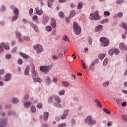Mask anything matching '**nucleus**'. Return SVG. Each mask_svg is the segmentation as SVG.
I'll return each instance as SVG.
<instances>
[{
	"label": "nucleus",
	"mask_w": 127,
	"mask_h": 127,
	"mask_svg": "<svg viewBox=\"0 0 127 127\" xmlns=\"http://www.w3.org/2000/svg\"><path fill=\"white\" fill-rule=\"evenodd\" d=\"M69 113V110H65L64 113V115L67 116L68 115V113Z\"/></svg>",
	"instance_id": "59"
},
{
	"label": "nucleus",
	"mask_w": 127,
	"mask_h": 127,
	"mask_svg": "<svg viewBox=\"0 0 127 127\" xmlns=\"http://www.w3.org/2000/svg\"><path fill=\"white\" fill-rule=\"evenodd\" d=\"M113 49H114V53L116 54V55H118V54L120 53V50H119L118 49L113 48Z\"/></svg>",
	"instance_id": "34"
},
{
	"label": "nucleus",
	"mask_w": 127,
	"mask_h": 127,
	"mask_svg": "<svg viewBox=\"0 0 127 127\" xmlns=\"http://www.w3.org/2000/svg\"><path fill=\"white\" fill-rule=\"evenodd\" d=\"M59 16H60V17H61L62 18L64 17V13L62 11H61L59 13Z\"/></svg>",
	"instance_id": "40"
},
{
	"label": "nucleus",
	"mask_w": 127,
	"mask_h": 127,
	"mask_svg": "<svg viewBox=\"0 0 127 127\" xmlns=\"http://www.w3.org/2000/svg\"><path fill=\"white\" fill-rule=\"evenodd\" d=\"M52 68L51 66H44L40 67V70L42 72L45 73V74H47Z\"/></svg>",
	"instance_id": "6"
},
{
	"label": "nucleus",
	"mask_w": 127,
	"mask_h": 127,
	"mask_svg": "<svg viewBox=\"0 0 127 127\" xmlns=\"http://www.w3.org/2000/svg\"><path fill=\"white\" fill-rule=\"evenodd\" d=\"M78 9H81L82 8V3L80 2L77 5Z\"/></svg>",
	"instance_id": "51"
},
{
	"label": "nucleus",
	"mask_w": 127,
	"mask_h": 127,
	"mask_svg": "<svg viewBox=\"0 0 127 127\" xmlns=\"http://www.w3.org/2000/svg\"><path fill=\"white\" fill-rule=\"evenodd\" d=\"M19 54L20 56H22V57H23V58H24V59H28V58H29L28 55H27L26 54L20 52Z\"/></svg>",
	"instance_id": "18"
},
{
	"label": "nucleus",
	"mask_w": 127,
	"mask_h": 127,
	"mask_svg": "<svg viewBox=\"0 0 127 127\" xmlns=\"http://www.w3.org/2000/svg\"><path fill=\"white\" fill-rule=\"evenodd\" d=\"M42 51H43V48L42 47V46H40L38 50H37V53H40V52H42Z\"/></svg>",
	"instance_id": "28"
},
{
	"label": "nucleus",
	"mask_w": 127,
	"mask_h": 127,
	"mask_svg": "<svg viewBox=\"0 0 127 127\" xmlns=\"http://www.w3.org/2000/svg\"><path fill=\"white\" fill-rule=\"evenodd\" d=\"M63 39L64 40V41H68V42H70V41L69 40V38L66 35H65L63 37Z\"/></svg>",
	"instance_id": "37"
},
{
	"label": "nucleus",
	"mask_w": 127,
	"mask_h": 127,
	"mask_svg": "<svg viewBox=\"0 0 127 127\" xmlns=\"http://www.w3.org/2000/svg\"><path fill=\"white\" fill-rule=\"evenodd\" d=\"M31 112L32 113H36V107L35 106L32 105L31 106Z\"/></svg>",
	"instance_id": "19"
},
{
	"label": "nucleus",
	"mask_w": 127,
	"mask_h": 127,
	"mask_svg": "<svg viewBox=\"0 0 127 127\" xmlns=\"http://www.w3.org/2000/svg\"><path fill=\"white\" fill-rule=\"evenodd\" d=\"M46 31H48V32L50 31H52V28L50 26H47L46 27Z\"/></svg>",
	"instance_id": "29"
},
{
	"label": "nucleus",
	"mask_w": 127,
	"mask_h": 127,
	"mask_svg": "<svg viewBox=\"0 0 127 127\" xmlns=\"http://www.w3.org/2000/svg\"><path fill=\"white\" fill-rule=\"evenodd\" d=\"M100 42H102V46H108L110 44V41L109 40V39L104 37L100 38Z\"/></svg>",
	"instance_id": "5"
},
{
	"label": "nucleus",
	"mask_w": 127,
	"mask_h": 127,
	"mask_svg": "<svg viewBox=\"0 0 127 127\" xmlns=\"http://www.w3.org/2000/svg\"><path fill=\"white\" fill-rule=\"evenodd\" d=\"M10 74H7L5 76V81H9V80L10 79Z\"/></svg>",
	"instance_id": "30"
},
{
	"label": "nucleus",
	"mask_w": 127,
	"mask_h": 127,
	"mask_svg": "<svg viewBox=\"0 0 127 127\" xmlns=\"http://www.w3.org/2000/svg\"><path fill=\"white\" fill-rule=\"evenodd\" d=\"M53 2H50V1L49 0V2L48 3V5L49 7H50V8H51V7H52V4L51 3H52Z\"/></svg>",
	"instance_id": "53"
},
{
	"label": "nucleus",
	"mask_w": 127,
	"mask_h": 127,
	"mask_svg": "<svg viewBox=\"0 0 127 127\" xmlns=\"http://www.w3.org/2000/svg\"><path fill=\"white\" fill-rule=\"evenodd\" d=\"M108 21H109V19H103L100 22V23H101V24H104V23H105V22H108Z\"/></svg>",
	"instance_id": "44"
},
{
	"label": "nucleus",
	"mask_w": 127,
	"mask_h": 127,
	"mask_svg": "<svg viewBox=\"0 0 127 127\" xmlns=\"http://www.w3.org/2000/svg\"><path fill=\"white\" fill-rule=\"evenodd\" d=\"M98 63H99V60H96V63L94 62L91 64L90 66L89 67L90 70H94V65L95 64H98Z\"/></svg>",
	"instance_id": "16"
},
{
	"label": "nucleus",
	"mask_w": 127,
	"mask_h": 127,
	"mask_svg": "<svg viewBox=\"0 0 127 127\" xmlns=\"http://www.w3.org/2000/svg\"><path fill=\"white\" fill-rule=\"evenodd\" d=\"M122 119H123L125 122H127V116L123 115L122 116Z\"/></svg>",
	"instance_id": "56"
},
{
	"label": "nucleus",
	"mask_w": 127,
	"mask_h": 127,
	"mask_svg": "<svg viewBox=\"0 0 127 127\" xmlns=\"http://www.w3.org/2000/svg\"><path fill=\"white\" fill-rule=\"evenodd\" d=\"M36 12L37 13V14H39V15H41L42 13H43V11L42 9H39V8L37 7L35 8Z\"/></svg>",
	"instance_id": "14"
},
{
	"label": "nucleus",
	"mask_w": 127,
	"mask_h": 127,
	"mask_svg": "<svg viewBox=\"0 0 127 127\" xmlns=\"http://www.w3.org/2000/svg\"><path fill=\"white\" fill-rule=\"evenodd\" d=\"M62 84L64 87H69L70 86V83L67 81H63Z\"/></svg>",
	"instance_id": "23"
},
{
	"label": "nucleus",
	"mask_w": 127,
	"mask_h": 127,
	"mask_svg": "<svg viewBox=\"0 0 127 127\" xmlns=\"http://www.w3.org/2000/svg\"><path fill=\"white\" fill-rule=\"evenodd\" d=\"M25 75H29V67H27L24 71Z\"/></svg>",
	"instance_id": "25"
},
{
	"label": "nucleus",
	"mask_w": 127,
	"mask_h": 127,
	"mask_svg": "<svg viewBox=\"0 0 127 127\" xmlns=\"http://www.w3.org/2000/svg\"><path fill=\"white\" fill-rule=\"evenodd\" d=\"M40 45L39 44H37L34 46V49H35L36 50H38V49L39 48Z\"/></svg>",
	"instance_id": "48"
},
{
	"label": "nucleus",
	"mask_w": 127,
	"mask_h": 127,
	"mask_svg": "<svg viewBox=\"0 0 127 127\" xmlns=\"http://www.w3.org/2000/svg\"><path fill=\"white\" fill-rule=\"evenodd\" d=\"M17 17H18V15L13 16L11 19L12 21H15V20H16V19H17Z\"/></svg>",
	"instance_id": "42"
},
{
	"label": "nucleus",
	"mask_w": 127,
	"mask_h": 127,
	"mask_svg": "<svg viewBox=\"0 0 127 127\" xmlns=\"http://www.w3.org/2000/svg\"><path fill=\"white\" fill-rule=\"evenodd\" d=\"M90 19L91 20H99V19H101V17H100V15H99V11H96L94 12V14H90V15L89 16Z\"/></svg>",
	"instance_id": "4"
},
{
	"label": "nucleus",
	"mask_w": 127,
	"mask_h": 127,
	"mask_svg": "<svg viewBox=\"0 0 127 127\" xmlns=\"http://www.w3.org/2000/svg\"><path fill=\"white\" fill-rule=\"evenodd\" d=\"M105 56H106V54H102L99 56V59H100V60H103L105 58Z\"/></svg>",
	"instance_id": "32"
},
{
	"label": "nucleus",
	"mask_w": 127,
	"mask_h": 127,
	"mask_svg": "<svg viewBox=\"0 0 127 127\" xmlns=\"http://www.w3.org/2000/svg\"><path fill=\"white\" fill-rule=\"evenodd\" d=\"M12 103H13V104H16V103H18V99L17 98H13Z\"/></svg>",
	"instance_id": "47"
},
{
	"label": "nucleus",
	"mask_w": 127,
	"mask_h": 127,
	"mask_svg": "<svg viewBox=\"0 0 127 127\" xmlns=\"http://www.w3.org/2000/svg\"><path fill=\"white\" fill-rule=\"evenodd\" d=\"M125 0H118L116 1V3L118 4H121Z\"/></svg>",
	"instance_id": "50"
},
{
	"label": "nucleus",
	"mask_w": 127,
	"mask_h": 127,
	"mask_svg": "<svg viewBox=\"0 0 127 127\" xmlns=\"http://www.w3.org/2000/svg\"><path fill=\"white\" fill-rule=\"evenodd\" d=\"M70 5L71 8H73V7H75L76 6V5L74 4L73 3H70Z\"/></svg>",
	"instance_id": "62"
},
{
	"label": "nucleus",
	"mask_w": 127,
	"mask_h": 127,
	"mask_svg": "<svg viewBox=\"0 0 127 127\" xmlns=\"http://www.w3.org/2000/svg\"><path fill=\"white\" fill-rule=\"evenodd\" d=\"M29 24H30V26H31V27L34 28V30H35V31H36V32H38V31H39L38 27H37V26L36 25H35L34 24H33L32 23V22H30Z\"/></svg>",
	"instance_id": "9"
},
{
	"label": "nucleus",
	"mask_w": 127,
	"mask_h": 127,
	"mask_svg": "<svg viewBox=\"0 0 127 127\" xmlns=\"http://www.w3.org/2000/svg\"><path fill=\"white\" fill-rule=\"evenodd\" d=\"M58 127H66V124L63 123L58 126Z\"/></svg>",
	"instance_id": "54"
},
{
	"label": "nucleus",
	"mask_w": 127,
	"mask_h": 127,
	"mask_svg": "<svg viewBox=\"0 0 127 127\" xmlns=\"http://www.w3.org/2000/svg\"><path fill=\"white\" fill-rule=\"evenodd\" d=\"M45 82L47 85H50V84H51V79H50L49 76L46 77Z\"/></svg>",
	"instance_id": "17"
},
{
	"label": "nucleus",
	"mask_w": 127,
	"mask_h": 127,
	"mask_svg": "<svg viewBox=\"0 0 127 127\" xmlns=\"http://www.w3.org/2000/svg\"><path fill=\"white\" fill-rule=\"evenodd\" d=\"M7 124V120H0V127H5Z\"/></svg>",
	"instance_id": "8"
},
{
	"label": "nucleus",
	"mask_w": 127,
	"mask_h": 127,
	"mask_svg": "<svg viewBox=\"0 0 127 127\" xmlns=\"http://www.w3.org/2000/svg\"><path fill=\"white\" fill-rule=\"evenodd\" d=\"M114 53V49H110L108 51V54H109V55H110L111 56H112V55H113Z\"/></svg>",
	"instance_id": "31"
},
{
	"label": "nucleus",
	"mask_w": 127,
	"mask_h": 127,
	"mask_svg": "<svg viewBox=\"0 0 127 127\" xmlns=\"http://www.w3.org/2000/svg\"><path fill=\"white\" fill-rule=\"evenodd\" d=\"M24 106L25 108H29L31 106V103L30 102H26L24 103Z\"/></svg>",
	"instance_id": "21"
},
{
	"label": "nucleus",
	"mask_w": 127,
	"mask_h": 127,
	"mask_svg": "<svg viewBox=\"0 0 127 127\" xmlns=\"http://www.w3.org/2000/svg\"><path fill=\"white\" fill-rule=\"evenodd\" d=\"M23 62L22 61V60H21L20 59H19L17 61V63L18 64H19V65H21V64H22Z\"/></svg>",
	"instance_id": "55"
},
{
	"label": "nucleus",
	"mask_w": 127,
	"mask_h": 127,
	"mask_svg": "<svg viewBox=\"0 0 127 127\" xmlns=\"http://www.w3.org/2000/svg\"><path fill=\"white\" fill-rule=\"evenodd\" d=\"M102 28H103V26L102 25H100L97 26L96 28H95V31L98 32V31H100V30H101Z\"/></svg>",
	"instance_id": "20"
},
{
	"label": "nucleus",
	"mask_w": 127,
	"mask_h": 127,
	"mask_svg": "<svg viewBox=\"0 0 127 127\" xmlns=\"http://www.w3.org/2000/svg\"><path fill=\"white\" fill-rule=\"evenodd\" d=\"M33 12V9L32 8H30L29 11V13L30 15H31L32 14V13Z\"/></svg>",
	"instance_id": "57"
},
{
	"label": "nucleus",
	"mask_w": 127,
	"mask_h": 127,
	"mask_svg": "<svg viewBox=\"0 0 127 127\" xmlns=\"http://www.w3.org/2000/svg\"><path fill=\"white\" fill-rule=\"evenodd\" d=\"M119 48L121 50H123L125 48V44L121 43L119 44Z\"/></svg>",
	"instance_id": "27"
},
{
	"label": "nucleus",
	"mask_w": 127,
	"mask_h": 127,
	"mask_svg": "<svg viewBox=\"0 0 127 127\" xmlns=\"http://www.w3.org/2000/svg\"><path fill=\"white\" fill-rule=\"evenodd\" d=\"M32 77L33 78H35V77H37V71L35 70V67H34V66H33V67L32 68Z\"/></svg>",
	"instance_id": "10"
},
{
	"label": "nucleus",
	"mask_w": 127,
	"mask_h": 127,
	"mask_svg": "<svg viewBox=\"0 0 127 127\" xmlns=\"http://www.w3.org/2000/svg\"><path fill=\"white\" fill-rule=\"evenodd\" d=\"M104 14L105 15H107V16H109L110 15V14H111V13H110V12L108 11H105L104 12Z\"/></svg>",
	"instance_id": "58"
},
{
	"label": "nucleus",
	"mask_w": 127,
	"mask_h": 127,
	"mask_svg": "<svg viewBox=\"0 0 127 127\" xmlns=\"http://www.w3.org/2000/svg\"><path fill=\"white\" fill-rule=\"evenodd\" d=\"M72 28L76 35H79V34H81V27L78 25L77 22H75L73 23Z\"/></svg>",
	"instance_id": "2"
},
{
	"label": "nucleus",
	"mask_w": 127,
	"mask_h": 127,
	"mask_svg": "<svg viewBox=\"0 0 127 127\" xmlns=\"http://www.w3.org/2000/svg\"><path fill=\"white\" fill-rule=\"evenodd\" d=\"M85 122L86 124L88 125L89 127H93V126L97 124V121L94 120L93 119V117H92L91 116H89L87 117V118L85 120Z\"/></svg>",
	"instance_id": "1"
},
{
	"label": "nucleus",
	"mask_w": 127,
	"mask_h": 127,
	"mask_svg": "<svg viewBox=\"0 0 127 127\" xmlns=\"http://www.w3.org/2000/svg\"><path fill=\"white\" fill-rule=\"evenodd\" d=\"M58 58H59V57L57 56H53L52 57L53 60H57Z\"/></svg>",
	"instance_id": "52"
},
{
	"label": "nucleus",
	"mask_w": 127,
	"mask_h": 127,
	"mask_svg": "<svg viewBox=\"0 0 127 127\" xmlns=\"http://www.w3.org/2000/svg\"><path fill=\"white\" fill-rule=\"evenodd\" d=\"M14 13L16 15H18V9H17L16 8H14Z\"/></svg>",
	"instance_id": "45"
},
{
	"label": "nucleus",
	"mask_w": 127,
	"mask_h": 127,
	"mask_svg": "<svg viewBox=\"0 0 127 127\" xmlns=\"http://www.w3.org/2000/svg\"><path fill=\"white\" fill-rule=\"evenodd\" d=\"M51 24L53 28H56V20L54 18L51 19Z\"/></svg>",
	"instance_id": "11"
},
{
	"label": "nucleus",
	"mask_w": 127,
	"mask_h": 127,
	"mask_svg": "<svg viewBox=\"0 0 127 127\" xmlns=\"http://www.w3.org/2000/svg\"><path fill=\"white\" fill-rule=\"evenodd\" d=\"M108 62H109V59L106 58L103 62V66H106L108 64Z\"/></svg>",
	"instance_id": "35"
},
{
	"label": "nucleus",
	"mask_w": 127,
	"mask_h": 127,
	"mask_svg": "<svg viewBox=\"0 0 127 127\" xmlns=\"http://www.w3.org/2000/svg\"><path fill=\"white\" fill-rule=\"evenodd\" d=\"M37 108L38 109H41V108H42V103H39L37 106H36Z\"/></svg>",
	"instance_id": "46"
},
{
	"label": "nucleus",
	"mask_w": 127,
	"mask_h": 127,
	"mask_svg": "<svg viewBox=\"0 0 127 127\" xmlns=\"http://www.w3.org/2000/svg\"><path fill=\"white\" fill-rule=\"evenodd\" d=\"M88 41L89 42V44L91 45L92 44V38H89L88 40Z\"/></svg>",
	"instance_id": "64"
},
{
	"label": "nucleus",
	"mask_w": 127,
	"mask_h": 127,
	"mask_svg": "<svg viewBox=\"0 0 127 127\" xmlns=\"http://www.w3.org/2000/svg\"><path fill=\"white\" fill-rule=\"evenodd\" d=\"M16 36L17 38H18L19 41L20 42H22V41H23V40H22V39L20 38V37L21 36L20 33L17 32L16 33Z\"/></svg>",
	"instance_id": "15"
},
{
	"label": "nucleus",
	"mask_w": 127,
	"mask_h": 127,
	"mask_svg": "<svg viewBox=\"0 0 127 127\" xmlns=\"http://www.w3.org/2000/svg\"><path fill=\"white\" fill-rule=\"evenodd\" d=\"M116 103L118 104V105H122V103H123V100L121 99H116L115 100Z\"/></svg>",
	"instance_id": "26"
},
{
	"label": "nucleus",
	"mask_w": 127,
	"mask_h": 127,
	"mask_svg": "<svg viewBox=\"0 0 127 127\" xmlns=\"http://www.w3.org/2000/svg\"><path fill=\"white\" fill-rule=\"evenodd\" d=\"M10 57H11V55H9V54H7L5 56V58L7 59H10Z\"/></svg>",
	"instance_id": "61"
},
{
	"label": "nucleus",
	"mask_w": 127,
	"mask_h": 127,
	"mask_svg": "<svg viewBox=\"0 0 127 127\" xmlns=\"http://www.w3.org/2000/svg\"><path fill=\"white\" fill-rule=\"evenodd\" d=\"M71 124L72 127H74L76 125V120L75 119H72L71 121Z\"/></svg>",
	"instance_id": "41"
},
{
	"label": "nucleus",
	"mask_w": 127,
	"mask_h": 127,
	"mask_svg": "<svg viewBox=\"0 0 127 127\" xmlns=\"http://www.w3.org/2000/svg\"><path fill=\"white\" fill-rule=\"evenodd\" d=\"M53 99H54V95H52L48 99V103H52L53 102Z\"/></svg>",
	"instance_id": "33"
},
{
	"label": "nucleus",
	"mask_w": 127,
	"mask_h": 127,
	"mask_svg": "<svg viewBox=\"0 0 127 127\" xmlns=\"http://www.w3.org/2000/svg\"><path fill=\"white\" fill-rule=\"evenodd\" d=\"M4 48H5L6 50H9V47L8 46H5L4 43H2L0 45V53L3 52Z\"/></svg>",
	"instance_id": "7"
},
{
	"label": "nucleus",
	"mask_w": 127,
	"mask_h": 127,
	"mask_svg": "<svg viewBox=\"0 0 127 127\" xmlns=\"http://www.w3.org/2000/svg\"><path fill=\"white\" fill-rule=\"evenodd\" d=\"M95 102L96 103L97 107H100V108H102V104H101V102H100L98 99H96L95 100Z\"/></svg>",
	"instance_id": "22"
},
{
	"label": "nucleus",
	"mask_w": 127,
	"mask_h": 127,
	"mask_svg": "<svg viewBox=\"0 0 127 127\" xmlns=\"http://www.w3.org/2000/svg\"><path fill=\"white\" fill-rule=\"evenodd\" d=\"M75 14H76V12L74 10H72L70 12V14H69V18H72L73 16H75Z\"/></svg>",
	"instance_id": "24"
},
{
	"label": "nucleus",
	"mask_w": 127,
	"mask_h": 127,
	"mask_svg": "<svg viewBox=\"0 0 127 127\" xmlns=\"http://www.w3.org/2000/svg\"><path fill=\"white\" fill-rule=\"evenodd\" d=\"M122 27L124 29L127 30V24L125 22L122 23Z\"/></svg>",
	"instance_id": "43"
},
{
	"label": "nucleus",
	"mask_w": 127,
	"mask_h": 127,
	"mask_svg": "<svg viewBox=\"0 0 127 127\" xmlns=\"http://www.w3.org/2000/svg\"><path fill=\"white\" fill-rule=\"evenodd\" d=\"M49 116V113L48 112H45L44 113V122H47L48 120V117Z\"/></svg>",
	"instance_id": "13"
},
{
	"label": "nucleus",
	"mask_w": 127,
	"mask_h": 127,
	"mask_svg": "<svg viewBox=\"0 0 127 127\" xmlns=\"http://www.w3.org/2000/svg\"><path fill=\"white\" fill-rule=\"evenodd\" d=\"M110 83L108 82H105L103 83V87H108V86H109V84Z\"/></svg>",
	"instance_id": "49"
},
{
	"label": "nucleus",
	"mask_w": 127,
	"mask_h": 127,
	"mask_svg": "<svg viewBox=\"0 0 127 127\" xmlns=\"http://www.w3.org/2000/svg\"><path fill=\"white\" fill-rule=\"evenodd\" d=\"M123 15H124V14H123L122 12H120L118 14V17H122V16H123Z\"/></svg>",
	"instance_id": "63"
},
{
	"label": "nucleus",
	"mask_w": 127,
	"mask_h": 127,
	"mask_svg": "<svg viewBox=\"0 0 127 127\" xmlns=\"http://www.w3.org/2000/svg\"><path fill=\"white\" fill-rule=\"evenodd\" d=\"M54 99L55 101V103H53L54 106H55V107H57V108H63V106L60 103L61 102V99L60 98H59V96H54Z\"/></svg>",
	"instance_id": "3"
},
{
	"label": "nucleus",
	"mask_w": 127,
	"mask_h": 127,
	"mask_svg": "<svg viewBox=\"0 0 127 127\" xmlns=\"http://www.w3.org/2000/svg\"><path fill=\"white\" fill-rule=\"evenodd\" d=\"M103 111H105V112L106 113V114H108L109 115H111V111H109V110L107 109V108H104L103 109Z\"/></svg>",
	"instance_id": "39"
},
{
	"label": "nucleus",
	"mask_w": 127,
	"mask_h": 127,
	"mask_svg": "<svg viewBox=\"0 0 127 127\" xmlns=\"http://www.w3.org/2000/svg\"><path fill=\"white\" fill-rule=\"evenodd\" d=\"M33 81L35 83H41V82H42V80L41 79V78L37 76L33 78Z\"/></svg>",
	"instance_id": "12"
},
{
	"label": "nucleus",
	"mask_w": 127,
	"mask_h": 127,
	"mask_svg": "<svg viewBox=\"0 0 127 127\" xmlns=\"http://www.w3.org/2000/svg\"><path fill=\"white\" fill-rule=\"evenodd\" d=\"M65 94V90H62L59 92V96H63Z\"/></svg>",
	"instance_id": "36"
},
{
	"label": "nucleus",
	"mask_w": 127,
	"mask_h": 127,
	"mask_svg": "<svg viewBox=\"0 0 127 127\" xmlns=\"http://www.w3.org/2000/svg\"><path fill=\"white\" fill-rule=\"evenodd\" d=\"M24 39L26 40V41H29L30 40V39L28 37H24Z\"/></svg>",
	"instance_id": "60"
},
{
	"label": "nucleus",
	"mask_w": 127,
	"mask_h": 127,
	"mask_svg": "<svg viewBox=\"0 0 127 127\" xmlns=\"http://www.w3.org/2000/svg\"><path fill=\"white\" fill-rule=\"evenodd\" d=\"M48 22V18H44L43 20V22H42V23L43 24H46Z\"/></svg>",
	"instance_id": "38"
}]
</instances>
